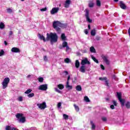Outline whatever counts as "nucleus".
I'll return each instance as SVG.
<instances>
[{
	"label": "nucleus",
	"instance_id": "obj_1",
	"mask_svg": "<svg viewBox=\"0 0 130 130\" xmlns=\"http://www.w3.org/2000/svg\"><path fill=\"white\" fill-rule=\"evenodd\" d=\"M38 38L40 40H43L44 42H46V41H49L50 40L51 42H57V40L58 39V36L55 32H50V34H47V37L45 39V37L41 34H38Z\"/></svg>",
	"mask_w": 130,
	"mask_h": 130
},
{
	"label": "nucleus",
	"instance_id": "obj_2",
	"mask_svg": "<svg viewBox=\"0 0 130 130\" xmlns=\"http://www.w3.org/2000/svg\"><path fill=\"white\" fill-rule=\"evenodd\" d=\"M16 117L18 119V122L24 123L26 122V117H24V114L22 113H17L16 115Z\"/></svg>",
	"mask_w": 130,
	"mask_h": 130
},
{
	"label": "nucleus",
	"instance_id": "obj_3",
	"mask_svg": "<svg viewBox=\"0 0 130 130\" xmlns=\"http://www.w3.org/2000/svg\"><path fill=\"white\" fill-rule=\"evenodd\" d=\"M10 83V78L9 77L6 78L2 82L3 89H6L8 87V85Z\"/></svg>",
	"mask_w": 130,
	"mask_h": 130
},
{
	"label": "nucleus",
	"instance_id": "obj_4",
	"mask_svg": "<svg viewBox=\"0 0 130 130\" xmlns=\"http://www.w3.org/2000/svg\"><path fill=\"white\" fill-rule=\"evenodd\" d=\"M85 16L86 18V20L87 21V22H88V23H91L92 22V20L90 19V11L88 10V9H86L85 10Z\"/></svg>",
	"mask_w": 130,
	"mask_h": 130
},
{
	"label": "nucleus",
	"instance_id": "obj_5",
	"mask_svg": "<svg viewBox=\"0 0 130 130\" xmlns=\"http://www.w3.org/2000/svg\"><path fill=\"white\" fill-rule=\"evenodd\" d=\"M37 106H38L40 109L44 110V109L46 108V103L44 102L42 104H38Z\"/></svg>",
	"mask_w": 130,
	"mask_h": 130
},
{
	"label": "nucleus",
	"instance_id": "obj_6",
	"mask_svg": "<svg viewBox=\"0 0 130 130\" xmlns=\"http://www.w3.org/2000/svg\"><path fill=\"white\" fill-rule=\"evenodd\" d=\"M55 22H56L57 25L58 26V27H60V28H67V27L68 26V24L61 23L59 21H55Z\"/></svg>",
	"mask_w": 130,
	"mask_h": 130
},
{
	"label": "nucleus",
	"instance_id": "obj_7",
	"mask_svg": "<svg viewBox=\"0 0 130 130\" xmlns=\"http://www.w3.org/2000/svg\"><path fill=\"white\" fill-rule=\"evenodd\" d=\"M53 27L54 29H55L58 33H60V28L58 27V25L56 22H55V21L53 23Z\"/></svg>",
	"mask_w": 130,
	"mask_h": 130
},
{
	"label": "nucleus",
	"instance_id": "obj_8",
	"mask_svg": "<svg viewBox=\"0 0 130 130\" xmlns=\"http://www.w3.org/2000/svg\"><path fill=\"white\" fill-rule=\"evenodd\" d=\"M39 90L41 91H46L47 90V84H42L39 86Z\"/></svg>",
	"mask_w": 130,
	"mask_h": 130
},
{
	"label": "nucleus",
	"instance_id": "obj_9",
	"mask_svg": "<svg viewBox=\"0 0 130 130\" xmlns=\"http://www.w3.org/2000/svg\"><path fill=\"white\" fill-rule=\"evenodd\" d=\"M82 66H85V64H91V63L89 60H88V58H85L84 59L81 60V62Z\"/></svg>",
	"mask_w": 130,
	"mask_h": 130
},
{
	"label": "nucleus",
	"instance_id": "obj_10",
	"mask_svg": "<svg viewBox=\"0 0 130 130\" xmlns=\"http://www.w3.org/2000/svg\"><path fill=\"white\" fill-rule=\"evenodd\" d=\"M58 11H59V8H53L50 11L51 15H54V14H56L58 13Z\"/></svg>",
	"mask_w": 130,
	"mask_h": 130
},
{
	"label": "nucleus",
	"instance_id": "obj_11",
	"mask_svg": "<svg viewBox=\"0 0 130 130\" xmlns=\"http://www.w3.org/2000/svg\"><path fill=\"white\" fill-rule=\"evenodd\" d=\"M102 57L104 61L105 62V63L108 66H109V64L110 63V61H109V60H108V57H107V56H102Z\"/></svg>",
	"mask_w": 130,
	"mask_h": 130
},
{
	"label": "nucleus",
	"instance_id": "obj_12",
	"mask_svg": "<svg viewBox=\"0 0 130 130\" xmlns=\"http://www.w3.org/2000/svg\"><path fill=\"white\" fill-rule=\"evenodd\" d=\"M70 79H71V76L69 75L67 79L66 88H70V89H72L73 88V86L70 85Z\"/></svg>",
	"mask_w": 130,
	"mask_h": 130
},
{
	"label": "nucleus",
	"instance_id": "obj_13",
	"mask_svg": "<svg viewBox=\"0 0 130 130\" xmlns=\"http://www.w3.org/2000/svg\"><path fill=\"white\" fill-rule=\"evenodd\" d=\"M119 7L121 8V9H122V10H125V9H126V6L125 4H124V3H123V1H120Z\"/></svg>",
	"mask_w": 130,
	"mask_h": 130
},
{
	"label": "nucleus",
	"instance_id": "obj_14",
	"mask_svg": "<svg viewBox=\"0 0 130 130\" xmlns=\"http://www.w3.org/2000/svg\"><path fill=\"white\" fill-rule=\"evenodd\" d=\"M11 51H12V52H14L15 53H18L20 52V49H19L18 48H17V47L12 48L11 49Z\"/></svg>",
	"mask_w": 130,
	"mask_h": 130
},
{
	"label": "nucleus",
	"instance_id": "obj_15",
	"mask_svg": "<svg viewBox=\"0 0 130 130\" xmlns=\"http://www.w3.org/2000/svg\"><path fill=\"white\" fill-rule=\"evenodd\" d=\"M71 0H66L64 4V8H66L67 9H68V8H69L70 5H71Z\"/></svg>",
	"mask_w": 130,
	"mask_h": 130
},
{
	"label": "nucleus",
	"instance_id": "obj_16",
	"mask_svg": "<svg viewBox=\"0 0 130 130\" xmlns=\"http://www.w3.org/2000/svg\"><path fill=\"white\" fill-rule=\"evenodd\" d=\"M80 71L81 73H85L86 72V68L85 66L82 65L80 68Z\"/></svg>",
	"mask_w": 130,
	"mask_h": 130
},
{
	"label": "nucleus",
	"instance_id": "obj_17",
	"mask_svg": "<svg viewBox=\"0 0 130 130\" xmlns=\"http://www.w3.org/2000/svg\"><path fill=\"white\" fill-rule=\"evenodd\" d=\"M119 101L121 103V106H124V104L125 103V100L120 99V100H119Z\"/></svg>",
	"mask_w": 130,
	"mask_h": 130
},
{
	"label": "nucleus",
	"instance_id": "obj_18",
	"mask_svg": "<svg viewBox=\"0 0 130 130\" xmlns=\"http://www.w3.org/2000/svg\"><path fill=\"white\" fill-rule=\"evenodd\" d=\"M75 68H76V69H79V68H80V62L79 61V60H76L75 61Z\"/></svg>",
	"mask_w": 130,
	"mask_h": 130
},
{
	"label": "nucleus",
	"instance_id": "obj_19",
	"mask_svg": "<svg viewBox=\"0 0 130 130\" xmlns=\"http://www.w3.org/2000/svg\"><path fill=\"white\" fill-rule=\"evenodd\" d=\"M91 57L94 62H96V63H99V61H98V60L96 59V57H95L93 55H91Z\"/></svg>",
	"mask_w": 130,
	"mask_h": 130
},
{
	"label": "nucleus",
	"instance_id": "obj_20",
	"mask_svg": "<svg viewBox=\"0 0 130 130\" xmlns=\"http://www.w3.org/2000/svg\"><path fill=\"white\" fill-rule=\"evenodd\" d=\"M90 34L91 36H95V35H96V29L94 28L93 29L91 30Z\"/></svg>",
	"mask_w": 130,
	"mask_h": 130
},
{
	"label": "nucleus",
	"instance_id": "obj_21",
	"mask_svg": "<svg viewBox=\"0 0 130 130\" xmlns=\"http://www.w3.org/2000/svg\"><path fill=\"white\" fill-rule=\"evenodd\" d=\"M125 106L127 109H129L130 108V102L129 101H127L125 104Z\"/></svg>",
	"mask_w": 130,
	"mask_h": 130
},
{
	"label": "nucleus",
	"instance_id": "obj_22",
	"mask_svg": "<svg viewBox=\"0 0 130 130\" xmlns=\"http://www.w3.org/2000/svg\"><path fill=\"white\" fill-rule=\"evenodd\" d=\"M76 89L77 91L80 92V91H82V86H81V85H77L76 87Z\"/></svg>",
	"mask_w": 130,
	"mask_h": 130
},
{
	"label": "nucleus",
	"instance_id": "obj_23",
	"mask_svg": "<svg viewBox=\"0 0 130 130\" xmlns=\"http://www.w3.org/2000/svg\"><path fill=\"white\" fill-rule=\"evenodd\" d=\"M90 124L92 126V129H95V128H96V126L95 125L94 122H93V121H90Z\"/></svg>",
	"mask_w": 130,
	"mask_h": 130
},
{
	"label": "nucleus",
	"instance_id": "obj_24",
	"mask_svg": "<svg viewBox=\"0 0 130 130\" xmlns=\"http://www.w3.org/2000/svg\"><path fill=\"white\" fill-rule=\"evenodd\" d=\"M74 107L75 108V109L77 112H79L80 111V107H79L77 105L74 104Z\"/></svg>",
	"mask_w": 130,
	"mask_h": 130
},
{
	"label": "nucleus",
	"instance_id": "obj_25",
	"mask_svg": "<svg viewBox=\"0 0 130 130\" xmlns=\"http://www.w3.org/2000/svg\"><path fill=\"white\" fill-rule=\"evenodd\" d=\"M57 88H58V89H59V90H62V89H63V88H64V85H63V84H58L57 85Z\"/></svg>",
	"mask_w": 130,
	"mask_h": 130
},
{
	"label": "nucleus",
	"instance_id": "obj_26",
	"mask_svg": "<svg viewBox=\"0 0 130 130\" xmlns=\"http://www.w3.org/2000/svg\"><path fill=\"white\" fill-rule=\"evenodd\" d=\"M117 97L118 100H119L120 99H122L121 92H117Z\"/></svg>",
	"mask_w": 130,
	"mask_h": 130
},
{
	"label": "nucleus",
	"instance_id": "obj_27",
	"mask_svg": "<svg viewBox=\"0 0 130 130\" xmlns=\"http://www.w3.org/2000/svg\"><path fill=\"white\" fill-rule=\"evenodd\" d=\"M5 27H6V25L3 22L0 23V29H5Z\"/></svg>",
	"mask_w": 130,
	"mask_h": 130
},
{
	"label": "nucleus",
	"instance_id": "obj_28",
	"mask_svg": "<svg viewBox=\"0 0 130 130\" xmlns=\"http://www.w3.org/2000/svg\"><path fill=\"white\" fill-rule=\"evenodd\" d=\"M90 51L91 52L95 53V52H96V50L95 49V48H94V47L91 46L90 48Z\"/></svg>",
	"mask_w": 130,
	"mask_h": 130
},
{
	"label": "nucleus",
	"instance_id": "obj_29",
	"mask_svg": "<svg viewBox=\"0 0 130 130\" xmlns=\"http://www.w3.org/2000/svg\"><path fill=\"white\" fill-rule=\"evenodd\" d=\"M88 7L89 8H93L94 7V3L90 1L88 4Z\"/></svg>",
	"mask_w": 130,
	"mask_h": 130
},
{
	"label": "nucleus",
	"instance_id": "obj_30",
	"mask_svg": "<svg viewBox=\"0 0 130 130\" xmlns=\"http://www.w3.org/2000/svg\"><path fill=\"white\" fill-rule=\"evenodd\" d=\"M38 80L40 83H43V81H44V79L43 77H40L38 78Z\"/></svg>",
	"mask_w": 130,
	"mask_h": 130
},
{
	"label": "nucleus",
	"instance_id": "obj_31",
	"mask_svg": "<svg viewBox=\"0 0 130 130\" xmlns=\"http://www.w3.org/2000/svg\"><path fill=\"white\" fill-rule=\"evenodd\" d=\"M61 38L62 40H66V38H67L66 35L64 34H62L61 35Z\"/></svg>",
	"mask_w": 130,
	"mask_h": 130
},
{
	"label": "nucleus",
	"instance_id": "obj_32",
	"mask_svg": "<svg viewBox=\"0 0 130 130\" xmlns=\"http://www.w3.org/2000/svg\"><path fill=\"white\" fill-rule=\"evenodd\" d=\"M96 6L98 7H101V2H100V0H96Z\"/></svg>",
	"mask_w": 130,
	"mask_h": 130
},
{
	"label": "nucleus",
	"instance_id": "obj_33",
	"mask_svg": "<svg viewBox=\"0 0 130 130\" xmlns=\"http://www.w3.org/2000/svg\"><path fill=\"white\" fill-rule=\"evenodd\" d=\"M84 99L85 102H90V100L89 99V98H88V96H84Z\"/></svg>",
	"mask_w": 130,
	"mask_h": 130
},
{
	"label": "nucleus",
	"instance_id": "obj_34",
	"mask_svg": "<svg viewBox=\"0 0 130 130\" xmlns=\"http://www.w3.org/2000/svg\"><path fill=\"white\" fill-rule=\"evenodd\" d=\"M63 117L64 119H66V120L69 119V115H68L66 114H63Z\"/></svg>",
	"mask_w": 130,
	"mask_h": 130
},
{
	"label": "nucleus",
	"instance_id": "obj_35",
	"mask_svg": "<svg viewBox=\"0 0 130 130\" xmlns=\"http://www.w3.org/2000/svg\"><path fill=\"white\" fill-rule=\"evenodd\" d=\"M99 80H100V81H106V80H107V77H103V78H102V77H100V78H99Z\"/></svg>",
	"mask_w": 130,
	"mask_h": 130
},
{
	"label": "nucleus",
	"instance_id": "obj_36",
	"mask_svg": "<svg viewBox=\"0 0 130 130\" xmlns=\"http://www.w3.org/2000/svg\"><path fill=\"white\" fill-rule=\"evenodd\" d=\"M6 11H7V13H13V10H12V9H11V8L7 9Z\"/></svg>",
	"mask_w": 130,
	"mask_h": 130
},
{
	"label": "nucleus",
	"instance_id": "obj_37",
	"mask_svg": "<svg viewBox=\"0 0 130 130\" xmlns=\"http://www.w3.org/2000/svg\"><path fill=\"white\" fill-rule=\"evenodd\" d=\"M31 92H32V90L31 89H28L24 93L25 94H29Z\"/></svg>",
	"mask_w": 130,
	"mask_h": 130
},
{
	"label": "nucleus",
	"instance_id": "obj_38",
	"mask_svg": "<svg viewBox=\"0 0 130 130\" xmlns=\"http://www.w3.org/2000/svg\"><path fill=\"white\" fill-rule=\"evenodd\" d=\"M12 127H11V126L7 125L6 128H5V129L6 130H12Z\"/></svg>",
	"mask_w": 130,
	"mask_h": 130
},
{
	"label": "nucleus",
	"instance_id": "obj_39",
	"mask_svg": "<svg viewBox=\"0 0 130 130\" xmlns=\"http://www.w3.org/2000/svg\"><path fill=\"white\" fill-rule=\"evenodd\" d=\"M54 90L55 92H57V93H59V94H61V91H60L58 88H55Z\"/></svg>",
	"mask_w": 130,
	"mask_h": 130
},
{
	"label": "nucleus",
	"instance_id": "obj_40",
	"mask_svg": "<svg viewBox=\"0 0 130 130\" xmlns=\"http://www.w3.org/2000/svg\"><path fill=\"white\" fill-rule=\"evenodd\" d=\"M105 85L106 86H107V87H109V80H108V79H107L105 81Z\"/></svg>",
	"mask_w": 130,
	"mask_h": 130
},
{
	"label": "nucleus",
	"instance_id": "obj_41",
	"mask_svg": "<svg viewBox=\"0 0 130 130\" xmlns=\"http://www.w3.org/2000/svg\"><path fill=\"white\" fill-rule=\"evenodd\" d=\"M68 46V42H64L62 43V47H66Z\"/></svg>",
	"mask_w": 130,
	"mask_h": 130
},
{
	"label": "nucleus",
	"instance_id": "obj_42",
	"mask_svg": "<svg viewBox=\"0 0 130 130\" xmlns=\"http://www.w3.org/2000/svg\"><path fill=\"white\" fill-rule=\"evenodd\" d=\"M5 54V51L4 50H1L0 51V56H3Z\"/></svg>",
	"mask_w": 130,
	"mask_h": 130
},
{
	"label": "nucleus",
	"instance_id": "obj_43",
	"mask_svg": "<svg viewBox=\"0 0 130 130\" xmlns=\"http://www.w3.org/2000/svg\"><path fill=\"white\" fill-rule=\"evenodd\" d=\"M64 62H66V63H69L70 62V58H66L64 60Z\"/></svg>",
	"mask_w": 130,
	"mask_h": 130
},
{
	"label": "nucleus",
	"instance_id": "obj_44",
	"mask_svg": "<svg viewBox=\"0 0 130 130\" xmlns=\"http://www.w3.org/2000/svg\"><path fill=\"white\" fill-rule=\"evenodd\" d=\"M41 12H46L47 11V8L45 7L44 8H42L40 9Z\"/></svg>",
	"mask_w": 130,
	"mask_h": 130
},
{
	"label": "nucleus",
	"instance_id": "obj_45",
	"mask_svg": "<svg viewBox=\"0 0 130 130\" xmlns=\"http://www.w3.org/2000/svg\"><path fill=\"white\" fill-rule=\"evenodd\" d=\"M102 120H103V121H107V118L103 117L102 118Z\"/></svg>",
	"mask_w": 130,
	"mask_h": 130
},
{
	"label": "nucleus",
	"instance_id": "obj_46",
	"mask_svg": "<svg viewBox=\"0 0 130 130\" xmlns=\"http://www.w3.org/2000/svg\"><path fill=\"white\" fill-rule=\"evenodd\" d=\"M95 39L98 41H99L100 40H101V37H100L99 36H96V38H95Z\"/></svg>",
	"mask_w": 130,
	"mask_h": 130
},
{
	"label": "nucleus",
	"instance_id": "obj_47",
	"mask_svg": "<svg viewBox=\"0 0 130 130\" xmlns=\"http://www.w3.org/2000/svg\"><path fill=\"white\" fill-rule=\"evenodd\" d=\"M84 33L85 34H86V35H88V34H89V30H88L87 29H85L84 30Z\"/></svg>",
	"mask_w": 130,
	"mask_h": 130
},
{
	"label": "nucleus",
	"instance_id": "obj_48",
	"mask_svg": "<svg viewBox=\"0 0 130 130\" xmlns=\"http://www.w3.org/2000/svg\"><path fill=\"white\" fill-rule=\"evenodd\" d=\"M44 60L45 61H47L48 60V58H47V56H44Z\"/></svg>",
	"mask_w": 130,
	"mask_h": 130
},
{
	"label": "nucleus",
	"instance_id": "obj_49",
	"mask_svg": "<svg viewBox=\"0 0 130 130\" xmlns=\"http://www.w3.org/2000/svg\"><path fill=\"white\" fill-rule=\"evenodd\" d=\"M112 102H113V104H114V106H117V103H116V101H113Z\"/></svg>",
	"mask_w": 130,
	"mask_h": 130
},
{
	"label": "nucleus",
	"instance_id": "obj_50",
	"mask_svg": "<svg viewBox=\"0 0 130 130\" xmlns=\"http://www.w3.org/2000/svg\"><path fill=\"white\" fill-rule=\"evenodd\" d=\"M18 101H23V98L22 96H20L19 98H18Z\"/></svg>",
	"mask_w": 130,
	"mask_h": 130
},
{
	"label": "nucleus",
	"instance_id": "obj_51",
	"mask_svg": "<svg viewBox=\"0 0 130 130\" xmlns=\"http://www.w3.org/2000/svg\"><path fill=\"white\" fill-rule=\"evenodd\" d=\"M76 81H77V77H74V79L73 80V83H76Z\"/></svg>",
	"mask_w": 130,
	"mask_h": 130
},
{
	"label": "nucleus",
	"instance_id": "obj_52",
	"mask_svg": "<svg viewBox=\"0 0 130 130\" xmlns=\"http://www.w3.org/2000/svg\"><path fill=\"white\" fill-rule=\"evenodd\" d=\"M13 31L11 30L9 31V37H11V36H12V35H13Z\"/></svg>",
	"mask_w": 130,
	"mask_h": 130
},
{
	"label": "nucleus",
	"instance_id": "obj_53",
	"mask_svg": "<svg viewBox=\"0 0 130 130\" xmlns=\"http://www.w3.org/2000/svg\"><path fill=\"white\" fill-rule=\"evenodd\" d=\"M101 68L103 71H104L105 70V68H104V66L103 64H101Z\"/></svg>",
	"mask_w": 130,
	"mask_h": 130
},
{
	"label": "nucleus",
	"instance_id": "obj_54",
	"mask_svg": "<svg viewBox=\"0 0 130 130\" xmlns=\"http://www.w3.org/2000/svg\"><path fill=\"white\" fill-rule=\"evenodd\" d=\"M28 97H29V98H31L32 97H33V93H30L28 95H27Z\"/></svg>",
	"mask_w": 130,
	"mask_h": 130
},
{
	"label": "nucleus",
	"instance_id": "obj_55",
	"mask_svg": "<svg viewBox=\"0 0 130 130\" xmlns=\"http://www.w3.org/2000/svg\"><path fill=\"white\" fill-rule=\"evenodd\" d=\"M60 106H61V103H58V104H57L58 108H60Z\"/></svg>",
	"mask_w": 130,
	"mask_h": 130
},
{
	"label": "nucleus",
	"instance_id": "obj_56",
	"mask_svg": "<svg viewBox=\"0 0 130 130\" xmlns=\"http://www.w3.org/2000/svg\"><path fill=\"white\" fill-rule=\"evenodd\" d=\"M112 79H114V80H116V75H113V76H112Z\"/></svg>",
	"mask_w": 130,
	"mask_h": 130
},
{
	"label": "nucleus",
	"instance_id": "obj_57",
	"mask_svg": "<svg viewBox=\"0 0 130 130\" xmlns=\"http://www.w3.org/2000/svg\"><path fill=\"white\" fill-rule=\"evenodd\" d=\"M110 107L111 109H114L115 108L114 107V105H111Z\"/></svg>",
	"mask_w": 130,
	"mask_h": 130
},
{
	"label": "nucleus",
	"instance_id": "obj_58",
	"mask_svg": "<svg viewBox=\"0 0 130 130\" xmlns=\"http://www.w3.org/2000/svg\"><path fill=\"white\" fill-rule=\"evenodd\" d=\"M64 73L66 74V76H67V75H69V72L67 71H64Z\"/></svg>",
	"mask_w": 130,
	"mask_h": 130
},
{
	"label": "nucleus",
	"instance_id": "obj_59",
	"mask_svg": "<svg viewBox=\"0 0 130 130\" xmlns=\"http://www.w3.org/2000/svg\"><path fill=\"white\" fill-rule=\"evenodd\" d=\"M66 47V51H68V50H69V49H70V47L67 46Z\"/></svg>",
	"mask_w": 130,
	"mask_h": 130
},
{
	"label": "nucleus",
	"instance_id": "obj_60",
	"mask_svg": "<svg viewBox=\"0 0 130 130\" xmlns=\"http://www.w3.org/2000/svg\"><path fill=\"white\" fill-rule=\"evenodd\" d=\"M11 130H19V129L16 127H12Z\"/></svg>",
	"mask_w": 130,
	"mask_h": 130
},
{
	"label": "nucleus",
	"instance_id": "obj_61",
	"mask_svg": "<svg viewBox=\"0 0 130 130\" xmlns=\"http://www.w3.org/2000/svg\"><path fill=\"white\" fill-rule=\"evenodd\" d=\"M88 28L89 30H90L91 29V25L90 24L88 25Z\"/></svg>",
	"mask_w": 130,
	"mask_h": 130
},
{
	"label": "nucleus",
	"instance_id": "obj_62",
	"mask_svg": "<svg viewBox=\"0 0 130 130\" xmlns=\"http://www.w3.org/2000/svg\"><path fill=\"white\" fill-rule=\"evenodd\" d=\"M4 43L6 46L8 45V43L7 42V41H5Z\"/></svg>",
	"mask_w": 130,
	"mask_h": 130
},
{
	"label": "nucleus",
	"instance_id": "obj_63",
	"mask_svg": "<svg viewBox=\"0 0 130 130\" xmlns=\"http://www.w3.org/2000/svg\"><path fill=\"white\" fill-rule=\"evenodd\" d=\"M119 0H114V2H115V3H117L118 2Z\"/></svg>",
	"mask_w": 130,
	"mask_h": 130
},
{
	"label": "nucleus",
	"instance_id": "obj_64",
	"mask_svg": "<svg viewBox=\"0 0 130 130\" xmlns=\"http://www.w3.org/2000/svg\"><path fill=\"white\" fill-rule=\"evenodd\" d=\"M106 100L107 101H109V98H107V99H106Z\"/></svg>",
	"mask_w": 130,
	"mask_h": 130
}]
</instances>
